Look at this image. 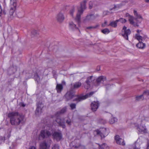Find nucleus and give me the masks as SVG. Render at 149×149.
Masks as SVG:
<instances>
[{"label":"nucleus","instance_id":"f257e3e1","mask_svg":"<svg viewBox=\"0 0 149 149\" xmlns=\"http://www.w3.org/2000/svg\"><path fill=\"white\" fill-rule=\"evenodd\" d=\"M8 117L12 125H18L24 121V116L19 112H10L8 114Z\"/></svg>","mask_w":149,"mask_h":149},{"label":"nucleus","instance_id":"f03ea898","mask_svg":"<svg viewBox=\"0 0 149 149\" xmlns=\"http://www.w3.org/2000/svg\"><path fill=\"white\" fill-rule=\"evenodd\" d=\"M86 1H84L81 3V9L80 10H78L76 17L75 18V20L77 22L79 25L80 23L81 15L83 13L84 10L86 8Z\"/></svg>","mask_w":149,"mask_h":149},{"label":"nucleus","instance_id":"7ed1b4c3","mask_svg":"<svg viewBox=\"0 0 149 149\" xmlns=\"http://www.w3.org/2000/svg\"><path fill=\"white\" fill-rule=\"evenodd\" d=\"M80 96L79 95H75V92L72 91V89L68 91L65 95V98L66 101H68L70 100L72 98H74L72 100L73 102H79L77 100L74 101L73 100L75 99L78 96Z\"/></svg>","mask_w":149,"mask_h":149},{"label":"nucleus","instance_id":"20e7f679","mask_svg":"<svg viewBox=\"0 0 149 149\" xmlns=\"http://www.w3.org/2000/svg\"><path fill=\"white\" fill-rule=\"evenodd\" d=\"M95 80V78L92 76L88 77L84 84V88L87 89L91 87V83Z\"/></svg>","mask_w":149,"mask_h":149},{"label":"nucleus","instance_id":"39448f33","mask_svg":"<svg viewBox=\"0 0 149 149\" xmlns=\"http://www.w3.org/2000/svg\"><path fill=\"white\" fill-rule=\"evenodd\" d=\"M52 134L49 131L47 130H43L41 132L39 136L38 139L39 140L43 139L45 138L51 136Z\"/></svg>","mask_w":149,"mask_h":149},{"label":"nucleus","instance_id":"423d86ee","mask_svg":"<svg viewBox=\"0 0 149 149\" xmlns=\"http://www.w3.org/2000/svg\"><path fill=\"white\" fill-rule=\"evenodd\" d=\"M94 93L93 92H91L90 93H87L84 95H80V96H78V97L75 99L74 101L77 100L78 101L80 102L83 100L86 99L88 97H91Z\"/></svg>","mask_w":149,"mask_h":149},{"label":"nucleus","instance_id":"0eeeda50","mask_svg":"<svg viewBox=\"0 0 149 149\" xmlns=\"http://www.w3.org/2000/svg\"><path fill=\"white\" fill-rule=\"evenodd\" d=\"M127 28L125 26L123 27L122 30V35L125 39L128 40V36L130 34L131 31L129 29H127Z\"/></svg>","mask_w":149,"mask_h":149},{"label":"nucleus","instance_id":"6e6552de","mask_svg":"<svg viewBox=\"0 0 149 149\" xmlns=\"http://www.w3.org/2000/svg\"><path fill=\"white\" fill-rule=\"evenodd\" d=\"M106 80V78L105 76H101L98 77L96 79V83L94 84V86L96 87L100 86L101 83L104 84V82Z\"/></svg>","mask_w":149,"mask_h":149},{"label":"nucleus","instance_id":"1a4fd4ad","mask_svg":"<svg viewBox=\"0 0 149 149\" xmlns=\"http://www.w3.org/2000/svg\"><path fill=\"white\" fill-rule=\"evenodd\" d=\"M97 134H99L101 137H104L106 136H107L108 133L109 131H107V129L103 128L102 129L101 131L99 130H97L96 131Z\"/></svg>","mask_w":149,"mask_h":149},{"label":"nucleus","instance_id":"9d476101","mask_svg":"<svg viewBox=\"0 0 149 149\" xmlns=\"http://www.w3.org/2000/svg\"><path fill=\"white\" fill-rule=\"evenodd\" d=\"M53 138L56 141H58L62 139V135L61 133L57 132H54L52 134Z\"/></svg>","mask_w":149,"mask_h":149},{"label":"nucleus","instance_id":"9b49d317","mask_svg":"<svg viewBox=\"0 0 149 149\" xmlns=\"http://www.w3.org/2000/svg\"><path fill=\"white\" fill-rule=\"evenodd\" d=\"M99 106V102L94 101L91 104V109L93 111H96Z\"/></svg>","mask_w":149,"mask_h":149},{"label":"nucleus","instance_id":"f8f14e48","mask_svg":"<svg viewBox=\"0 0 149 149\" xmlns=\"http://www.w3.org/2000/svg\"><path fill=\"white\" fill-rule=\"evenodd\" d=\"M115 138L116 143L117 144L122 145H125V143H124L123 139L121 138H120L119 136H115Z\"/></svg>","mask_w":149,"mask_h":149},{"label":"nucleus","instance_id":"ddd939ff","mask_svg":"<svg viewBox=\"0 0 149 149\" xmlns=\"http://www.w3.org/2000/svg\"><path fill=\"white\" fill-rule=\"evenodd\" d=\"M37 108L36 110V112H41L44 107V105L42 102H39L36 104Z\"/></svg>","mask_w":149,"mask_h":149},{"label":"nucleus","instance_id":"4468645a","mask_svg":"<svg viewBox=\"0 0 149 149\" xmlns=\"http://www.w3.org/2000/svg\"><path fill=\"white\" fill-rule=\"evenodd\" d=\"M56 18L58 22L59 23L62 22L65 19L63 14L61 13L57 15Z\"/></svg>","mask_w":149,"mask_h":149},{"label":"nucleus","instance_id":"2eb2a0df","mask_svg":"<svg viewBox=\"0 0 149 149\" xmlns=\"http://www.w3.org/2000/svg\"><path fill=\"white\" fill-rule=\"evenodd\" d=\"M94 19L95 17L93 14L87 15L86 18L84 19V22L86 23Z\"/></svg>","mask_w":149,"mask_h":149},{"label":"nucleus","instance_id":"dca6fc26","mask_svg":"<svg viewBox=\"0 0 149 149\" xmlns=\"http://www.w3.org/2000/svg\"><path fill=\"white\" fill-rule=\"evenodd\" d=\"M63 89V85L61 84H57L56 85V89L58 93H61Z\"/></svg>","mask_w":149,"mask_h":149},{"label":"nucleus","instance_id":"f3484780","mask_svg":"<svg viewBox=\"0 0 149 149\" xmlns=\"http://www.w3.org/2000/svg\"><path fill=\"white\" fill-rule=\"evenodd\" d=\"M126 16H128L129 17V21L131 24L133 25H135V23L134 21V17L133 16L130 15L128 13H127L126 14Z\"/></svg>","mask_w":149,"mask_h":149},{"label":"nucleus","instance_id":"a211bd4d","mask_svg":"<svg viewBox=\"0 0 149 149\" xmlns=\"http://www.w3.org/2000/svg\"><path fill=\"white\" fill-rule=\"evenodd\" d=\"M134 13L135 17H134L135 20H137V19H141L143 20V18L139 14L137 11L135 10H134Z\"/></svg>","mask_w":149,"mask_h":149},{"label":"nucleus","instance_id":"6ab92c4d","mask_svg":"<svg viewBox=\"0 0 149 149\" xmlns=\"http://www.w3.org/2000/svg\"><path fill=\"white\" fill-rule=\"evenodd\" d=\"M138 130L140 132L146 133L147 132V130L145 125L141 126V124L139 127L138 128Z\"/></svg>","mask_w":149,"mask_h":149},{"label":"nucleus","instance_id":"aec40b11","mask_svg":"<svg viewBox=\"0 0 149 149\" xmlns=\"http://www.w3.org/2000/svg\"><path fill=\"white\" fill-rule=\"evenodd\" d=\"M70 28L72 30H78V28L76 26L73 22H71L69 24Z\"/></svg>","mask_w":149,"mask_h":149},{"label":"nucleus","instance_id":"412c9836","mask_svg":"<svg viewBox=\"0 0 149 149\" xmlns=\"http://www.w3.org/2000/svg\"><path fill=\"white\" fill-rule=\"evenodd\" d=\"M47 147V144L45 141H43L40 144V149H46Z\"/></svg>","mask_w":149,"mask_h":149},{"label":"nucleus","instance_id":"4be33fe9","mask_svg":"<svg viewBox=\"0 0 149 149\" xmlns=\"http://www.w3.org/2000/svg\"><path fill=\"white\" fill-rule=\"evenodd\" d=\"M81 82H75L74 84L73 88H78L81 86Z\"/></svg>","mask_w":149,"mask_h":149},{"label":"nucleus","instance_id":"5701e85b","mask_svg":"<svg viewBox=\"0 0 149 149\" xmlns=\"http://www.w3.org/2000/svg\"><path fill=\"white\" fill-rule=\"evenodd\" d=\"M144 99L143 95H141L139 96H136L135 97V100L136 101H139L142 100Z\"/></svg>","mask_w":149,"mask_h":149},{"label":"nucleus","instance_id":"b1692460","mask_svg":"<svg viewBox=\"0 0 149 149\" xmlns=\"http://www.w3.org/2000/svg\"><path fill=\"white\" fill-rule=\"evenodd\" d=\"M136 46L139 48H143L145 47V45L142 42H139L136 44Z\"/></svg>","mask_w":149,"mask_h":149},{"label":"nucleus","instance_id":"393cba45","mask_svg":"<svg viewBox=\"0 0 149 149\" xmlns=\"http://www.w3.org/2000/svg\"><path fill=\"white\" fill-rule=\"evenodd\" d=\"M16 7L11 6L9 11L10 15V16L13 15L15 10H16Z\"/></svg>","mask_w":149,"mask_h":149},{"label":"nucleus","instance_id":"a878e982","mask_svg":"<svg viewBox=\"0 0 149 149\" xmlns=\"http://www.w3.org/2000/svg\"><path fill=\"white\" fill-rule=\"evenodd\" d=\"M118 22V21H117V20H116L115 21L111 22L109 24V25L114 27H116L117 26V23Z\"/></svg>","mask_w":149,"mask_h":149},{"label":"nucleus","instance_id":"bb28decb","mask_svg":"<svg viewBox=\"0 0 149 149\" xmlns=\"http://www.w3.org/2000/svg\"><path fill=\"white\" fill-rule=\"evenodd\" d=\"M11 6L16 7L17 6V0H10Z\"/></svg>","mask_w":149,"mask_h":149},{"label":"nucleus","instance_id":"cd10ccee","mask_svg":"<svg viewBox=\"0 0 149 149\" xmlns=\"http://www.w3.org/2000/svg\"><path fill=\"white\" fill-rule=\"evenodd\" d=\"M32 35L34 36H38L39 33L38 31L36 30H33L31 32Z\"/></svg>","mask_w":149,"mask_h":149},{"label":"nucleus","instance_id":"c85d7f7f","mask_svg":"<svg viewBox=\"0 0 149 149\" xmlns=\"http://www.w3.org/2000/svg\"><path fill=\"white\" fill-rule=\"evenodd\" d=\"M135 38L136 39L139 41V42H141L140 41L143 40V38L142 36H139L138 34H136L135 35Z\"/></svg>","mask_w":149,"mask_h":149},{"label":"nucleus","instance_id":"c756f323","mask_svg":"<svg viewBox=\"0 0 149 149\" xmlns=\"http://www.w3.org/2000/svg\"><path fill=\"white\" fill-rule=\"evenodd\" d=\"M117 119L115 117L113 118H111V119L109 120V122L110 124H113L115 122H117Z\"/></svg>","mask_w":149,"mask_h":149},{"label":"nucleus","instance_id":"7c9ffc66","mask_svg":"<svg viewBox=\"0 0 149 149\" xmlns=\"http://www.w3.org/2000/svg\"><path fill=\"white\" fill-rule=\"evenodd\" d=\"M58 123H59V125L62 127L63 128H65V122H62L61 120H60V121L58 122Z\"/></svg>","mask_w":149,"mask_h":149},{"label":"nucleus","instance_id":"2f4dec72","mask_svg":"<svg viewBox=\"0 0 149 149\" xmlns=\"http://www.w3.org/2000/svg\"><path fill=\"white\" fill-rule=\"evenodd\" d=\"M101 31L104 34L108 33L110 32V31L108 29H102V30Z\"/></svg>","mask_w":149,"mask_h":149},{"label":"nucleus","instance_id":"473e14b6","mask_svg":"<svg viewBox=\"0 0 149 149\" xmlns=\"http://www.w3.org/2000/svg\"><path fill=\"white\" fill-rule=\"evenodd\" d=\"M99 26V25L98 24L96 25L95 26H91L88 27L86 28V29H95L97 28Z\"/></svg>","mask_w":149,"mask_h":149},{"label":"nucleus","instance_id":"72a5a7b5","mask_svg":"<svg viewBox=\"0 0 149 149\" xmlns=\"http://www.w3.org/2000/svg\"><path fill=\"white\" fill-rule=\"evenodd\" d=\"M140 147L139 144L138 143H135L134 149H140Z\"/></svg>","mask_w":149,"mask_h":149},{"label":"nucleus","instance_id":"f704fd0d","mask_svg":"<svg viewBox=\"0 0 149 149\" xmlns=\"http://www.w3.org/2000/svg\"><path fill=\"white\" fill-rule=\"evenodd\" d=\"M136 21V23H135V25H134V26H137V27H139V25L138 24L139 23H140L142 20V19L141 20H139L138 19H137V20H135Z\"/></svg>","mask_w":149,"mask_h":149},{"label":"nucleus","instance_id":"c9c22d12","mask_svg":"<svg viewBox=\"0 0 149 149\" xmlns=\"http://www.w3.org/2000/svg\"><path fill=\"white\" fill-rule=\"evenodd\" d=\"M17 16L19 18H22L24 16V13L23 12L18 13L17 14Z\"/></svg>","mask_w":149,"mask_h":149},{"label":"nucleus","instance_id":"e433bc0d","mask_svg":"<svg viewBox=\"0 0 149 149\" xmlns=\"http://www.w3.org/2000/svg\"><path fill=\"white\" fill-rule=\"evenodd\" d=\"M117 21H118V22H120L122 23H125L126 22V19L121 18L118 19H117Z\"/></svg>","mask_w":149,"mask_h":149},{"label":"nucleus","instance_id":"4c0bfd02","mask_svg":"<svg viewBox=\"0 0 149 149\" xmlns=\"http://www.w3.org/2000/svg\"><path fill=\"white\" fill-rule=\"evenodd\" d=\"M44 72V71L42 69H41L38 70V72L37 74H38V75H42L43 74Z\"/></svg>","mask_w":149,"mask_h":149},{"label":"nucleus","instance_id":"58836bf2","mask_svg":"<svg viewBox=\"0 0 149 149\" xmlns=\"http://www.w3.org/2000/svg\"><path fill=\"white\" fill-rule=\"evenodd\" d=\"M52 149H59V146L58 144H54L52 148Z\"/></svg>","mask_w":149,"mask_h":149},{"label":"nucleus","instance_id":"ea45409f","mask_svg":"<svg viewBox=\"0 0 149 149\" xmlns=\"http://www.w3.org/2000/svg\"><path fill=\"white\" fill-rule=\"evenodd\" d=\"M76 104L74 103H72L70 104V107L71 109H73L76 108Z\"/></svg>","mask_w":149,"mask_h":149},{"label":"nucleus","instance_id":"a19ab883","mask_svg":"<svg viewBox=\"0 0 149 149\" xmlns=\"http://www.w3.org/2000/svg\"><path fill=\"white\" fill-rule=\"evenodd\" d=\"M75 10L74 8H73L72 9L70 10V14L72 16H73V13L74 12Z\"/></svg>","mask_w":149,"mask_h":149},{"label":"nucleus","instance_id":"79ce46f5","mask_svg":"<svg viewBox=\"0 0 149 149\" xmlns=\"http://www.w3.org/2000/svg\"><path fill=\"white\" fill-rule=\"evenodd\" d=\"M105 88L107 90H108L111 88V85L110 84L105 85Z\"/></svg>","mask_w":149,"mask_h":149},{"label":"nucleus","instance_id":"37998d69","mask_svg":"<svg viewBox=\"0 0 149 149\" xmlns=\"http://www.w3.org/2000/svg\"><path fill=\"white\" fill-rule=\"evenodd\" d=\"M142 95H149V91L148 90L146 91H144Z\"/></svg>","mask_w":149,"mask_h":149},{"label":"nucleus","instance_id":"c03bdc74","mask_svg":"<svg viewBox=\"0 0 149 149\" xmlns=\"http://www.w3.org/2000/svg\"><path fill=\"white\" fill-rule=\"evenodd\" d=\"M35 78L36 79L37 81L39 80H40V77L39 76L38 74H36L35 75Z\"/></svg>","mask_w":149,"mask_h":149},{"label":"nucleus","instance_id":"a18cd8bd","mask_svg":"<svg viewBox=\"0 0 149 149\" xmlns=\"http://www.w3.org/2000/svg\"><path fill=\"white\" fill-rule=\"evenodd\" d=\"M110 13V12L108 11H104L103 13V15L104 16L106 15L109 14Z\"/></svg>","mask_w":149,"mask_h":149},{"label":"nucleus","instance_id":"49530a36","mask_svg":"<svg viewBox=\"0 0 149 149\" xmlns=\"http://www.w3.org/2000/svg\"><path fill=\"white\" fill-rule=\"evenodd\" d=\"M100 123L102 124H105L107 123V121L105 120H104L103 119H101V120Z\"/></svg>","mask_w":149,"mask_h":149},{"label":"nucleus","instance_id":"de8ad7c7","mask_svg":"<svg viewBox=\"0 0 149 149\" xmlns=\"http://www.w3.org/2000/svg\"><path fill=\"white\" fill-rule=\"evenodd\" d=\"M89 8L90 9H91L93 6L92 3L91 2H90L89 4Z\"/></svg>","mask_w":149,"mask_h":149},{"label":"nucleus","instance_id":"09e8293b","mask_svg":"<svg viewBox=\"0 0 149 149\" xmlns=\"http://www.w3.org/2000/svg\"><path fill=\"white\" fill-rule=\"evenodd\" d=\"M66 123L69 125H70L71 121L70 120H67L66 121Z\"/></svg>","mask_w":149,"mask_h":149},{"label":"nucleus","instance_id":"8fccbe9b","mask_svg":"<svg viewBox=\"0 0 149 149\" xmlns=\"http://www.w3.org/2000/svg\"><path fill=\"white\" fill-rule=\"evenodd\" d=\"M67 108L66 107H64L61 110L60 112H65L66 111Z\"/></svg>","mask_w":149,"mask_h":149},{"label":"nucleus","instance_id":"3c124183","mask_svg":"<svg viewBox=\"0 0 149 149\" xmlns=\"http://www.w3.org/2000/svg\"><path fill=\"white\" fill-rule=\"evenodd\" d=\"M19 104L20 106L22 107H24L25 106V104L23 102H21L19 103Z\"/></svg>","mask_w":149,"mask_h":149},{"label":"nucleus","instance_id":"603ef678","mask_svg":"<svg viewBox=\"0 0 149 149\" xmlns=\"http://www.w3.org/2000/svg\"><path fill=\"white\" fill-rule=\"evenodd\" d=\"M29 149H36V147L34 146H31L29 148Z\"/></svg>","mask_w":149,"mask_h":149},{"label":"nucleus","instance_id":"864d4df0","mask_svg":"<svg viewBox=\"0 0 149 149\" xmlns=\"http://www.w3.org/2000/svg\"><path fill=\"white\" fill-rule=\"evenodd\" d=\"M116 8H117L116 6V5H114V7H113V8H110L109 10H113V9H114Z\"/></svg>","mask_w":149,"mask_h":149},{"label":"nucleus","instance_id":"5fc2aeb1","mask_svg":"<svg viewBox=\"0 0 149 149\" xmlns=\"http://www.w3.org/2000/svg\"><path fill=\"white\" fill-rule=\"evenodd\" d=\"M146 149H149V142H148L147 145V148Z\"/></svg>","mask_w":149,"mask_h":149},{"label":"nucleus","instance_id":"6e6d98bb","mask_svg":"<svg viewBox=\"0 0 149 149\" xmlns=\"http://www.w3.org/2000/svg\"><path fill=\"white\" fill-rule=\"evenodd\" d=\"M105 144H104L103 145H102V146H100V148H102V149H103L104 148H103V146Z\"/></svg>","mask_w":149,"mask_h":149},{"label":"nucleus","instance_id":"4d7b16f0","mask_svg":"<svg viewBox=\"0 0 149 149\" xmlns=\"http://www.w3.org/2000/svg\"><path fill=\"white\" fill-rule=\"evenodd\" d=\"M3 13L4 15H5L6 14V12L4 10H3Z\"/></svg>","mask_w":149,"mask_h":149},{"label":"nucleus","instance_id":"13d9d810","mask_svg":"<svg viewBox=\"0 0 149 149\" xmlns=\"http://www.w3.org/2000/svg\"><path fill=\"white\" fill-rule=\"evenodd\" d=\"M145 2L146 3H148L149 2V0H145Z\"/></svg>","mask_w":149,"mask_h":149},{"label":"nucleus","instance_id":"bf43d9fd","mask_svg":"<svg viewBox=\"0 0 149 149\" xmlns=\"http://www.w3.org/2000/svg\"><path fill=\"white\" fill-rule=\"evenodd\" d=\"M105 25L104 24H102V26L103 27H104L105 26Z\"/></svg>","mask_w":149,"mask_h":149},{"label":"nucleus","instance_id":"052dcab7","mask_svg":"<svg viewBox=\"0 0 149 149\" xmlns=\"http://www.w3.org/2000/svg\"><path fill=\"white\" fill-rule=\"evenodd\" d=\"M136 31L138 33H139L140 32V31L139 30H137Z\"/></svg>","mask_w":149,"mask_h":149},{"label":"nucleus","instance_id":"680f3d73","mask_svg":"<svg viewBox=\"0 0 149 149\" xmlns=\"http://www.w3.org/2000/svg\"><path fill=\"white\" fill-rule=\"evenodd\" d=\"M107 21H105V22H104V24L105 25H106V24H107Z\"/></svg>","mask_w":149,"mask_h":149},{"label":"nucleus","instance_id":"e2e57ef3","mask_svg":"<svg viewBox=\"0 0 149 149\" xmlns=\"http://www.w3.org/2000/svg\"><path fill=\"white\" fill-rule=\"evenodd\" d=\"M62 83L63 84L64 83V84H65V81H62Z\"/></svg>","mask_w":149,"mask_h":149},{"label":"nucleus","instance_id":"0e129e2a","mask_svg":"<svg viewBox=\"0 0 149 149\" xmlns=\"http://www.w3.org/2000/svg\"><path fill=\"white\" fill-rule=\"evenodd\" d=\"M75 148H77V147L76 146H75Z\"/></svg>","mask_w":149,"mask_h":149},{"label":"nucleus","instance_id":"69168bd1","mask_svg":"<svg viewBox=\"0 0 149 149\" xmlns=\"http://www.w3.org/2000/svg\"><path fill=\"white\" fill-rule=\"evenodd\" d=\"M100 68H99V69L98 70H100Z\"/></svg>","mask_w":149,"mask_h":149},{"label":"nucleus","instance_id":"338daca9","mask_svg":"<svg viewBox=\"0 0 149 149\" xmlns=\"http://www.w3.org/2000/svg\"><path fill=\"white\" fill-rule=\"evenodd\" d=\"M145 1V0H144Z\"/></svg>","mask_w":149,"mask_h":149}]
</instances>
